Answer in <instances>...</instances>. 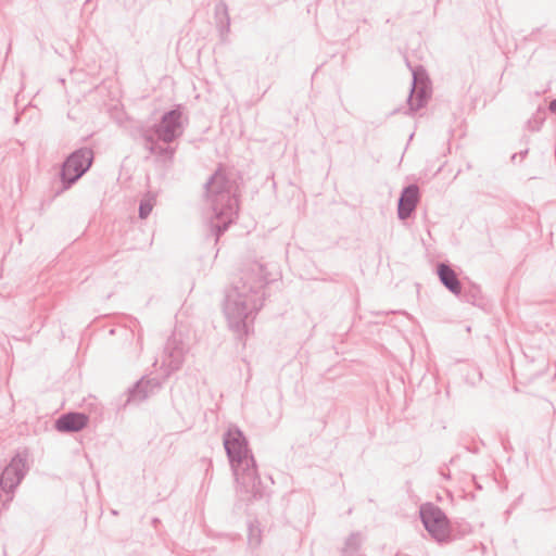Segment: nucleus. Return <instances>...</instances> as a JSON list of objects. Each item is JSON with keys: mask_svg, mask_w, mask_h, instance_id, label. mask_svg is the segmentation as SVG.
Returning <instances> with one entry per match:
<instances>
[{"mask_svg": "<svg viewBox=\"0 0 556 556\" xmlns=\"http://www.w3.org/2000/svg\"><path fill=\"white\" fill-rule=\"evenodd\" d=\"M161 388V382L156 378L141 377L127 391L126 403H140L147 400L154 390Z\"/></svg>", "mask_w": 556, "mask_h": 556, "instance_id": "9b49d317", "label": "nucleus"}, {"mask_svg": "<svg viewBox=\"0 0 556 556\" xmlns=\"http://www.w3.org/2000/svg\"><path fill=\"white\" fill-rule=\"evenodd\" d=\"M362 545V536L359 532H353L345 540L343 549H351L358 552Z\"/></svg>", "mask_w": 556, "mask_h": 556, "instance_id": "dca6fc26", "label": "nucleus"}, {"mask_svg": "<svg viewBox=\"0 0 556 556\" xmlns=\"http://www.w3.org/2000/svg\"><path fill=\"white\" fill-rule=\"evenodd\" d=\"M187 346L181 339V334L174 332L166 341L162 358V369L167 378L173 372L179 370L185 362Z\"/></svg>", "mask_w": 556, "mask_h": 556, "instance_id": "6e6552de", "label": "nucleus"}, {"mask_svg": "<svg viewBox=\"0 0 556 556\" xmlns=\"http://www.w3.org/2000/svg\"><path fill=\"white\" fill-rule=\"evenodd\" d=\"M455 460V457L451 458L450 463L453 464Z\"/></svg>", "mask_w": 556, "mask_h": 556, "instance_id": "bb28decb", "label": "nucleus"}, {"mask_svg": "<svg viewBox=\"0 0 556 556\" xmlns=\"http://www.w3.org/2000/svg\"><path fill=\"white\" fill-rule=\"evenodd\" d=\"M420 201V190L416 184L405 186L397 199V217L406 220L413 216Z\"/></svg>", "mask_w": 556, "mask_h": 556, "instance_id": "1a4fd4ad", "label": "nucleus"}, {"mask_svg": "<svg viewBox=\"0 0 556 556\" xmlns=\"http://www.w3.org/2000/svg\"><path fill=\"white\" fill-rule=\"evenodd\" d=\"M528 153H529V149H528V148H526V149H523V150L519 151L517 154H518V156H520V159L522 160V159H525V157L528 155Z\"/></svg>", "mask_w": 556, "mask_h": 556, "instance_id": "4be33fe9", "label": "nucleus"}, {"mask_svg": "<svg viewBox=\"0 0 556 556\" xmlns=\"http://www.w3.org/2000/svg\"><path fill=\"white\" fill-rule=\"evenodd\" d=\"M544 122V118L540 115L533 116L532 118L527 121V128L531 131H538L540 130L542 124Z\"/></svg>", "mask_w": 556, "mask_h": 556, "instance_id": "a211bd4d", "label": "nucleus"}, {"mask_svg": "<svg viewBox=\"0 0 556 556\" xmlns=\"http://www.w3.org/2000/svg\"><path fill=\"white\" fill-rule=\"evenodd\" d=\"M159 522H160V519H159V518H153V520H152V523H153V525H156V523H159Z\"/></svg>", "mask_w": 556, "mask_h": 556, "instance_id": "a878e982", "label": "nucleus"}, {"mask_svg": "<svg viewBox=\"0 0 556 556\" xmlns=\"http://www.w3.org/2000/svg\"><path fill=\"white\" fill-rule=\"evenodd\" d=\"M548 109L551 112L556 114V99L551 101Z\"/></svg>", "mask_w": 556, "mask_h": 556, "instance_id": "5701e85b", "label": "nucleus"}, {"mask_svg": "<svg viewBox=\"0 0 556 556\" xmlns=\"http://www.w3.org/2000/svg\"><path fill=\"white\" fill-rule=\"evenodd\" d=\"M89 416L83 412H68L59 416L54 421V429L61 433H73L88 426Z\"/></svg>", "mask_w": 556, "mask_h": 556, "instance_id": "9d476101", "label": "nucleus"}, {"mask_svg": "<svg viewBox=\"0 0 556 556\" xmlns=\"http://www.w3.org/2000/svg\"><path fill=\"white\" fill-rule=\"evenodd\" d=\"M517 157H518V154L517 153H514L510 157L511 162H515L517 161Z\"/></svg>", "mask_w": 556, "mask_h": 556, "instance_id": "393cba45", "label": "nucleus"}, {"mask_svg": "<svg viewBox=\"0 0 556 556\" xmlns=\"http://www.w3.org/2000/svg\"><path fill=\"white\" fill-rule=\"evenodd\" d=\"M184 111L182 104H176L164 112L157 123L138 129L140 138L144 140L146 149L151 154L173 159L175 149L169 143L184 134Z\"/></svg>", "mask_w": 556, "mask_h": 556, "instance_id": "20e7f679", "label": "nucleus"}, {"mask_svg": "<svg viewBox=\"0 0 556 556\" xmlns=\"http://www.w3.org/2000/svg\"><path fill=\"white\" fill-rule=\"evenodd\" d=\"M435 274L439 281L455 296H460L463 282L448 262H439L435 265Z\"/></svg>", "mask_w": 556, "mask_h": 556, "instance_id": "f8f14e48", "label": "nucleus"}, {"mask_svg": "<svg viewBox=\"0 0 556 556\" xmlns=\"http://www.w3.org/2000/svg\"><path fill=\"white\" fill-rule=\"evenodd\" d=\"M206 201L212 210L208 227L215 242L228 230L238 216L237 185L219 165L204 185Z\"/></svg>", "mask_w": 556, "mask_h": 556, "instance_id": "7ed1b4c3", "label": "nucleus"}, {"mask_svg": "<svg viewBox=\"0 0 556 556\" xmlns=\"http://www.w3.org/2000/svg\"><path fill=\"white\" fill-rule=\"evenodd\" d=\"M472 480H473V482H475V486H476V489L481 490V489H482V486H481V484H480V483H478V482H477V480H476V477H475V476H472Z\"/></svg>", "mask_w": 556, "mask_h": 556, "instance_id": "b1692460", "label": "nucleus"}, {"mask_svg": "<svg viewBox=\"0 0 556 556\" xmlns=\"http://www.w3.org/2000/svg\"><path fill=\"white\" fill-rule=\"evenodd\" d=\"M341 555L342 556H363V555L358 554V552L351 551V549H343V548H342Z\"/></svg>", "mask_w": 556, "mask_h": 556, "instance_id": "6ab92c4d", "label": "nucleus"}, {"mask_svg": "<svg viewBox=\"0 0 556 556\" xmlns=\"http://www.w3.org/2000/svg\"><path fill=\"white\" fill-rule=\"evenodd\" d=\"M223 444L240 491L253 500L267 496V488L260 478L256 460L244 432L237 425H229L223 434Z\"/></svg>", "mask_w": 556, "mask_h": 556, "instance_id": "f03ea898", "label": "nucleus"}, {"mask_svg": "<svg viewBox=\"0 0 556 556\" xmlns=\"http://www.w3.org/2000/svg\"><path fill=\"white\" fill-rule=\"evenodd\" d=\"M93 161L94 152L89 147H80L71 152L59 172L62 190H67L76 184L90 169Z\"/></svg>", "mask_w": 556, "mask_h": 556, "instance_id": "39448f33", "label": "nucleus"}, {"mask_svg": "<svg viewBox=\"0 0 556 556\" xmlns=\"http://www.w3.org/2000/svg\"><path fill=\"white\" fill-rule=\"evenodd\" d=\"M419 518L429 535L439 544H446L454 540L450 519L440 506L431 502L421 504Z\"/></svg>", "mask_w": 556, "mask_h": 556, "instance_id": "423d86ee", "label": "nucleus"}, {"mask_svg": "<svg viewBox=\"0 0 556 556\" xmlns=\"http://www.w3.org/2000/svg\"><path fill=\"white\" fill-rule=\"evenodd\" d=\"M261 531L254 528L252 525L249 526L248 542L251 547H257L261 544Z\"/></svg>", "mask_w": 556, "mask_h": 556, "instance_id": "f3484780", "label": "nucleus"}, {"mask_svg": "<svg viewBox=\"0 0 556 556\" xmlns=\"http://www.w3.org/2000/svg\"><path fill=\"white\" fill-rule=\"evenodd\" d=\"M468 452L472 453V454H478L480 452V448L478 445H473V446H467L466 447Z\"/></svg>", "mask_w": 556, "mask_h": 556, "instance_id": "aec40b11", "label": "nucleus"}, {"mask_svg": "<svg viewBox=\"0 0 556 556\" xmlns=\"http://www.w3.org/2000/svg\"><path fill=\"white\" fill-rule=\"evenodd\" d=\"M215 20L220 40L222 42H226L230 31V16L227 4L223 1L215 5Z\"/></svg>", "mask_w": 556, "mask_h": 556, "instance_id": "ddd939ff", "label": "nucleus"}, {"mask_svg": "<svg viewBox=\"0 0 556 556\" xmlns=\"http://www.w3.org/2000/svg\"><path fill=\"white\" fill-rule=\"evenodd\" d=\"M440 473L446 478V479H450L451 478V473H450V470L448 469H444V468H441L440 469Z\"/></svg>", "mask_w": 556, "mask_h": 556, "instance_id": "412c9836", "label": "nucleus"}, {"mask_svg": "<svg viewBox=\"0 0 556 556\" xmlns=\"http://www.w3.org/2000/svg\"><path fill=\"white\" fill-rule=\"evenodd\" d=\"M156 203V193L148 191L139 202L138 216L140 219H147Z\"/></svg>", "mask_w": 556, "mask_h": 556, "instance_id": "2eb2a0df", "label": "nucleus"}, {"mask_svg": "<svg viewBox=\"0 0 556 556\" xmlns=\"http://www.w3.org/2000/svg\"><path fill=\"white\" fill-rule=\"evenodd\" d=\"M270 279L265 266L258 262L248 264L238 280L226 293L224 313L229 328L243 340L250 331L255 315L262 308L265 299L264 288Z\"/></svg>", "mask_w": 556, "mask_h": 556, "instance_id": "f257e3e1", "label": "nucleus"}, {"mask_svg": "<svg viewBox=\"0 0 556 556\" xmlns=\"http://www.w3.org/2000/svg\"><path fill=\"white\" fill-rule=\"evenodd\" d=\"M412 71V87L410 92L407 97L408 113L414 114L420 109L425 108L431 96L430 80L428 74L422 65H416L412 67L407 63Z\"/></svg>", "mask_w": 556, "mask_h": 556, "instance_id": "0eeeda50", "label": "nucleus"}, {"mask_svg": "<svg viewBox=\"0 0 556 556\" xmlns=\"http://www.w3.org/2000/svg\"><path fill=\"white\" fill-rule=\"evenodd\" d=\"M460 301L470 303L475 306H481L483 304V296L481 289L478 285L468 281L463 283L460 296H457Z\"/></svg>", "mask_w": 556, "mask_h": 556, "instance_id": "4468645a", "label": "nucleus"}]
</instances>
